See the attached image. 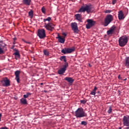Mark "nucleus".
I'll use <instances>...</instances> for the list:
<instances>
[{"mask_svg":"<svg viewBox=\"0 0 129 129\" xmlns=\"http://www.w3.org/2000/svg\"><path fill=\"white\" fill-rule=\"evenodd\" d=\"M2 113H0V121H1V119H2Z\"/></svg>","mask_w":129,"mask_h":129,"instance_id":"58836bf2","label":"nucleus"},{"mask_svg":"<svg viewBox=\"0 0 129 129\" xmlns=\"http://www.w3.org/2000/svg\"><path fill=\"white\" fill-rule=\"evenodd\" d=\"M113 21V16L112 15L109 14L107 15L106 18H105V23L104 26L105 27H107L108 25H109L111 22Z\"/></svg>","mask_w":129,"mask_h":129,"instance_id":"20e7f679","label":"nucleus"},{"mask_svg":"<svg viewBox=\"0 0 129 129\" xmlns=\"http://www.w3.org/2000/svg\"><path fill=\"white\" fill-rule=\"evenodd\" d=\"M93 6L91 4L85 5V6H82L79 10L80 13H84V12H87L88 14H89L90 12L92 10Z\"/></svg>","mask_w":129,"mask_h":129,"instance_id":"7ed1b4c3","label":"nucleus"},{"mask_svg":"<svg viewBox=\"0 0 129 129\" xmlns=\"http://www.w3.org/2000/svg\"><path fill=\"white\" fill-rule=\"evenodd\" d=\"M119 129H121V127H119Z\"/></svg>","mask_w":129,"mask_h":129,"instance_id":"09e8293b","label":"nucleus"},{"mask_svg":"<svg viewBox=\"0 0 129 129\" xmlns=\"http://www.w3.org/2000/svg\"><path fill=\"white\" fill-rule=\"evenodd\" d=\"M20 102L22 104H27L28 102H27V99H25V98H22L20 100Z\"/></svg>","mask_w":129,"mask_h":129,"instance_id":"4be33fe9","label":"nucleus"},{"mask_svg":"<svg viewBox=\"0 0 129 129\" xmlns=\"http://www.w3.org/2000/svg\"><path fill=\"white\" fill-rule=\"evenodd\" d=\"M112 111V108L111 107V106L109 107V109L108 110V113H111Z\"/></svg>","mask_w":129,"mask_h":129,"instance_id":"c756f323","label":"nucleus"},{"mask_svg":"<svg viewBox=\"0 0 129 129\" xmlns=\"http://www.w3.org/2000/svg\"><path fill=\"white\" fill-rule=\"evenodd\" d=\"M21 73V71H16L15 72V75L16 76L15 79L17 81L18 83H20V74Z\"/></svg>","mask_w":129,"mask_h":129,"instance_id":"ddd939ff","label":"nucleus"},{"mask_svg":"<svg viewBox=\"0 0 129 129\" xmlns=\"http://www.w3.org/2000/svg\"><path fill=\"white\" fill-rule=\"evenodd\" d=\"M126 80V78L124 79L123 80V81H125Z\"/></svg>","mask_w":129,"mask_h":129,"instance_id":"de8ad7c7","label":"nucleus"},{"mask_svg":"<svg viewBox=\"0 0 129 129\" xmlns=\"http://www.w3.org/2000/svg\"><path fill=\"white\" fill-rule=\"evenodd\" d=\"M51 20H52L51 17H48L46 19H43V22H46V21H47L48 22H50V21H51Z\"/></svg>","mask_w":129,"mask_h":129,"instance_id":"cd10ccee","label":"nucleus"},{"mask_svg":"<svg viewBox=\"0 0 129 129\" xmlns=\"http://www.w3.org/2000/svg\"><path fill=\"white\" fill-rule=\"evenodd\" d=\"M118 79H120V75H119L118 76Z\"/></svg>","mask_w":129,"mask_h":129,"instance_id":"ea45409f","label":"nucleus"},{"mask_svg":"<svg viewBox=\"0 0 129 129\" xmlns=\"http://www.w3.org/2000/svg\"><path fill=\"white\" fill-rule=\"evenodd\" d=\"M75 115L77 118H81V117H85L87 116V114L85 113V111L83 110L82 108H79L75 112Z\"/></svg>","mask_w":129,"mask_h":129,"instance_id":"f257e3e1","label":"nucleus"},{"mask_svg":"<svg viewBox=\"0 0 129 129\" xmlns=\"http://www.w3.org/2000/svg\"><path fill=\"white\" fill-rule=\"evenodd\" d=\"M43 92H45L46 93L47 92V91L46 90H44V91H43Z\"/></svg>","mask_w":129,"mask_h":129,"instance_id":"37998d69","label":"nucleus"},{"mask_svg":"<svg viewBox=\"0 0 129 129\" xmlns=\"http://www.w3.org/2000/svg\"><path fill=\"white\" fill-rule=\"evenodd\" d=\"M82 125H87V122L85 121H83L81 122Z\"/></svg>","mask_w":129,"mask_h":129,"instance_id":"473e14b6","label":"nucleus"},{"mask_svg":"<svg viewBox=\"0 0 129 129\" xmlns=\"http://www.w3.org/2000/svg\"><path fill=\"white\" fill-rule=\"evenodd\" d=\"M30 95H32V93H27L26 94H25L23 95L24 98H28V97H29Z\"/></svg>","mask_w":129,"mask_h":129,"instance_id":"393cba45","label":"nucleus"},{"mask_svg":"<svg viewBox=\"0 0 129 129\" xmlns=\"http://www.w3.org/2000/svg\"><path fill=\"white\" fill-rule=\"evenodd\" d=\"M96 90H97V87H94V89L92 90V91L90 93V94L91 95H94L96 94Z\"/></svg>","mask_w":129,"mask_h":129,"instance_id":"5701e85b","label":"nucleus"},{"mask_svg":"<svg viewBox=\"0 0 129 129\" xmlns=\"http://www.w3.org/2000/svg\"><path fill=\"white\" fill-rule=\"evenodd\" d=\"M13 40H14V41H16L17 40V38H13Z\"/></svg>","mask_w":129,"mask_h":129,"instance_id":"a19ab883","label":"nucleus"},{"mask_svg":"<svg viewBox=\"0 0 129 129\" xmlns=\"http://www.w3.org/2000/svg\"><path fill=\"white\" fill-rule=\"evenodd\" d=\"M38 36L40 39H44V38H46V31H45V29H39L38 30Z\"/></svg>","mask_w":129,"mask_h":129,"instance_id":"423d86ee","label":"nucleus"},{"mask_svg":"<svg viewBox=\"0 0 129 129\" xmlns=\"http://www.w3.org/2000/svg\"><path fill=\"white\" fill-rule=\"evenodd\" d=\"M125 66L126 68H129V56L125 58Z\"/></svg>","mask_w":129,"mask_h":129,"instance_id":"412c9836","label":"nucleus"},{"mask_svg":"<svg viewBox=\"0 0 129 129\" xmlns=\"http://www.w3.org/2000/svg\"><path fill=\"white\" fill-rule=\"evenodd\" d=\"M87 22L88 23L86 25V27L87 29H90L95 25V22L93 21L92 19H88Z\"/></svg>","mask_w":129,"mask_h":129,"instance_id":"9b49d317","label":"nucleus"},{"mask_svg":"<svg viewBox=\"0 0 129 129\" xmlns=\"http://www.w3.org/2000/svg\"><path fill=\"white\" fill-rule=\"evenodd\" d=\"M41 11L43 14H46V9H45V7H42L41 9Z\"/></svg>","mask_w":129,"mask_h":129,"instance_id":"2f4dec72","label":"nucleus"},{"mask_svg":"<svg viewBox=\"0 0 129 129\" xmlns=\"http://www.w3.org/2000/svg\"><path fill=\"white\" fill-rule=\"evenodd\" d=\"M1 83L3 84V86H4V87H8V86H11L10 80L7 77L4 78L3 80L1 81Z\"/></svg>","mask_w":129,"mask_h":129,"instance_id":"9d476101","label":"nucleus"},{"mask_svg":"<svg viewBox=\"0 0 129 129\" xmlns=\"http://www.w3.org/2000/svg\"><path fill=\"white\" fill-rule=\"evenodd\" d=\"M113 34V32L110 30V29L107 31V35H108V36H109L110 35H112Z\"/></svg>","mask_w":129,"mask_h":129,"instance_id":"bb28decb","label":"nucleus"},{"mask_svg":"<svg viewBox=\"0 0 129 129\" xmlns=\"http://www.w3.org/2000/svg\"><path fill=\"white\" fill-rule=\"evenodd\" d=\"M32 0H23L22 3L23 5L26 6H30Z\"/></svg>","mask_w":129,"mask_h":129,"instance_id":"6ab92c4d","label":"nucleus"},{"mask_svg":"<svg viewBox=\"0 0 129 129\" xmlns=\"http://www.w3.org/2000/svg\"><path fill=\"white\" fill-rule=\"evenodd\" d=\"M64 80H66V81L68 82L69 84H72V83L74 82V79L71 77H66L64 78Z\"/></svg>","mask_w":129,"mask_h":129,"instance_id":"f3484780","label":"nucleus"},{"mask_svg":"<svg viewBox=\"0 0 129 129\" xmlns=\"http://www.w3.org/2000/svg\"><path fill=\"white\" fill-rule=\"evenodd\" d=\"M56 39H58V42L61 44H64V43H65V38H62L59 33L57 34Z\"/></svg>","mask_w":129,"mask_h":129,"instance_id":"4468645a","label":"nucleus"},{"mask_svg":"<svg viewBox=\"0 0 129 129\" xmlns=\"http://www.w3.org/2000/svg\"><path fill=\"white\" fill-rule=\"evenodd\" d=\"M97 93H98V94H99V93H100V91H97Z\"/></svg>","mask_w":129,"mask_h":129,"instance_id":"c03bdc74","label":"nucleus"},{"mask_svg":"<svg viewBox=\"0 0 129 129\" xmlns=\"http://www.w3.org/2000/svg\"><path fill=\"white\" fill-rule=\"evenodd\" d=\"M69 66V64H68V62H65L64 65L63 66V68L58 70V74H59V75H62V74H64V73H65V72H66L67 68Z\"/></svg>","mask_w":129,"mask_h":129,"instance_id":"39448f33","label":"nucleus"},{"mask_svg":"<svg viewBox=\"0 0 129 129\" xmlns=\"http://www.w3.org/2000/svg\"><path fill=\"white\" fill-rule=\"evenodd\" d=\"M128 127H126L125 129H129V126H127Z\"/></svg>","mask_w":129,"mask_h":129,"instance_id":"a18cd8bd","label":"nucleus"},{"mask_svg":"<svg viewBox=\"0 0 129 129\" xmlns=\"http://www.w3.org/2000/svg\"><path fill=\"white\" fill-rule=\"evenodd\" d=\"M26 43H27V44H31V42H26Z\"/></svg>","mask_w":129,"mask_h":129,"instance_id":"79ce46f5","label":"nucleus"},{"mask_svg":"<svg viewBox=\"0 0 129 129\" xmlns=\"http://www.w3.org/2000/svg\"><path fill=\"white\" fill-rule=\"evenodd\" d=\"M63 36H64V37H66L67 36V34L66 33H62Z\"/></svg>","mask_w":129,"mask_h":129,"instance_id":"4c0bfd02","label":"nucleus"},{"mask_svg":"<svg viewBox=\"0 0 129 129\" xmlns=\"http://www.w3.org/2000/svg\"><path fill=\"white\" fill-rule=\"evenodd\" d=\"M44 84L43 83H40V85H43Z\"/></svg>","mask_w":129,"mask_h":129,"instance_id":"49530a36","label":"nucleus"},{"mask_svg":"<svg viewBox=\"0 0 129 129\" xmlns=\"http://www.w3.org/2000/svg\"><path fill=\"white\" fill-rule=\"evenodd\" d=\"M14 51H15L16 52L13 54V55H15V57H18V58H20V52L19 51V50L14 48Z\"/></svg>","mask_w":129,"mask_h":129,"instance_id":"aec40b11","label":"nucleus"},{"mask_svg":"<svg viewBox=\"0 0 129 129\" xmlns=\"http://www.w3.org/2000/svg\"><path fill=\"white\" fill-rule=\"evenodd\" d=\"M44 27V28H45V29H46V30H47V31H50V32H52L55 26L54 25V24H53V23H49L47 24L45 23Z\"/></svg>","mask_w":129,"mask_h":129,"instance_id":"6e6552de","label":"nucleus"},{"mask_svg":"<svg viewBox=\"0 0 129 129\" xmlns=\"http://www.w3.org/2000/svg\"><path fill=\"white\" fill-rule=\"evenodd\" d=\"M59 59L60 61H63V62H65V63H68L67 62V60H66V56L64 55V56H60Z\"/></svg>","mask_w":129,"mask_h":129,"instance_id":"b1692460","label":"nucleus"},{"mask_svg":"<svg viewBox=\"0 0 129 129\" xmlns=\"http://www.w3.org/2000/svg\"><path fill=\"white\" fill-rule=\"evenodd\" d=\"M43 53L44 54V55H45V56H49V51L44 50H43Z\"/></svg>","mask_w":129,"mask_h":129,"instance_id":"7c9ffc66","label":"nucleus"},{"mask_svg":"<svg viewBox=\"0 0 129 129\" xmlns=\"http://www.w3.org/2000/svg\"><path fill=\"white\" fill-rule=\"evenodd\" d=\"M81 103H82L83 104H85L86 103V101L83 100L80 101Z\"/></svg>","mask_w":129,"mask_h":129,"instance_id":"72a5a7b5","label":"nucleus"},{"mask_svg":"<svg viewBox=\"0 0 129 129\" xmlns=\"http://www.w3.org/2000/svg\"><path fill=\"white\" fill-rule=\"evenodd\" d=\"M105 14H109L110 13H111V11L110 10H106L105 12Z\"/></svg>","mask_w":129,"mask_h":129,"instance_id":"f704fd0d","label":"nucleus"},{"mask_svg":"<svg viewBox=\"0 0 129 129\" xmlns=\"http://www.w3.org/2000/svg\"><path fill=\"white\" fill-rule=\"evenodd\" d=\"M69 1H72V0H69Z\"/></svg>","mask_w":129,"mask_h":129,"instance_id":"8fccbe9b","label":"nucleus"},{"mask_svg":"<svg viewBox=\"0 0 129 129\" xmlns=\"http://www.w3.org/2000/svg\"><path fill=\"white\" fill-rule=\"evenodd\" d=\"M75 17H76V20H77L79 22L82 23V17L81 16V14H76Z\"/></svg>","mask_w":129,"mask_h":129,"instance_id":"dca6fc26","label":"nucleus"},{"mask_svg":"<svg viewBox=\"0 0 129 129\" xmlns=\"http://www.w3.org/2000/svg\"><path fill=\"white\" fill-rule=\"evenodd\" d=\"M128 41V38L126 35L122 36L119 37L118 39L119 45L120 47H124L126 44H127V42Z\"/></svg>","mask_w":129,"mask_h":129,"instance_id":"f03ea898","label":"nucleus"},{"mask_svg":"<svg viewBox=\"0 0 129 129\" xmlns=\"http://www.w3.org/2000/svg\"><path fill=\"white\" fill-rule=\"evenodd\" d=\"M115 28L116 27L114 25L110 28V30L114 33V30H115Z\"/></svg>","mask_w":129,"mask_h":129,"instance_id":"c85d7f7f","label":"nucleus"},{"mask_svg":"<svg viewBox=\"0 0 129 129\" xmlns=\"http://www.w3.org/2000/svg\"><path fill=\"white\" fill-rule=\"evenodd\" d=\"M5 46L6 44L5 43L0 44V55H2V54H5L4 48H5Z\"/></svg>","mask_w":129,"mask_h":129,"instance_id":"2eb2a0df","label":"nucleus"},{"mask_svg":"<svg viewBox=\"0 0 129 129\" xmlns=\"http://www.w3.org/2000/svg\"><path fill=\"white\" fill-rule=\"evenodd\" d=\"M33 12L32 10H31L30 12L28 13V15L29 17H31V18H33L34 14H33Z\"/></svg>","mask_w":129,"mask_h":129,"instance_id":"a878e982","label":"nucleus"},{"mask_svg":"<svg viewBox=\"0 0 129 129\" xmlns=\"http://www.w3.org/2000/svg\"><path fill=\"white\" fill-rule=\"evenodd\" d=\"M75 51V49L74 48H64L61 49V52L62 54L64 55L66 54H70V53H72V52H74Z\"/></svg>","mask_w":129,"mask_h":129,"instance_id":"0eeeda50","label":"nucleus"},{"mask_svg":"<svg viewBox=\"0 0 129 129\" xmlns=\"http://www.w3.org/2000/svg\"><path fill=\"white\" fill-rule=\"evenodd\" d=\"M122 121L123 125L125 126H129V116H124L123 117Z\"/></svg>","mask_w":129,"mask_h":129,"instance_id":"f8f14e48","label":"nucleus"},{"mask_svg":"<svg viewBox=\"0 0 129 129\" xmlns=\"http://www.w3.org/2000/svg\"><path fill=\"white\" fill-rule=\"evenodd\" d=\"M0 129H9V128L7 126H4L0 128Z\"/></svg>","mask_w":129,"mask_h":129,"instance_id":"e433bc0d","label":"nucleus"},{"mask_svg":"<svg viewBox=\"0 0 129 129\" xmlns=\"http://www.w3.org/2000/svg\"><path fill=\"white\" fill-rule=\"evenodd\" d=\"M1 70H0V72H1Z\"/></svg>","mask_w":129,"mask_h":129,"instance_id":"3c124183","label":"nucleus"},{"mask_svg":"<svg viewBox=\"0 0 129 129\" xmlns=\"http://www.w3.org/2000/svg\"><path fill=\"white\" fill-rule=\"evenodd\" d=\"M112 5H115L116 4V0H112Z\"/></svg>","mask_w":129,"mask_h":129,"instance_id":"c9c22d12","label":"nucleus"},{"mask_svg":"<svg viewBox=\"0 0 129 129\" xmlns=\"http://www.w3.org/2000/svg\"><path fill=\"white\" fill-rule=\"evenodd\" d=\"M72 30L74 31V33L78 34L79 29H78V25L76 22L72 23L71 24Z\"/></svg>","mask_w":129,"mask_h":129,"instance_id":"1a4fd4ad","label":"nucleus"},{"mask_svg":"<svg viewBox=\"0 0 129 129\" xmlns=\"http://www.w3.org/2000/svg\"><path fill=\"white\" fill-rule=\"evenodd\" d=\"M118 18L120 20H122V19H124V17H123V13L122 11L118 12Z\"/></svg>","mask_w":129,"mask_h":129,"instance_id":"a211bd4d","label":"nucleus"}]
</instances>
